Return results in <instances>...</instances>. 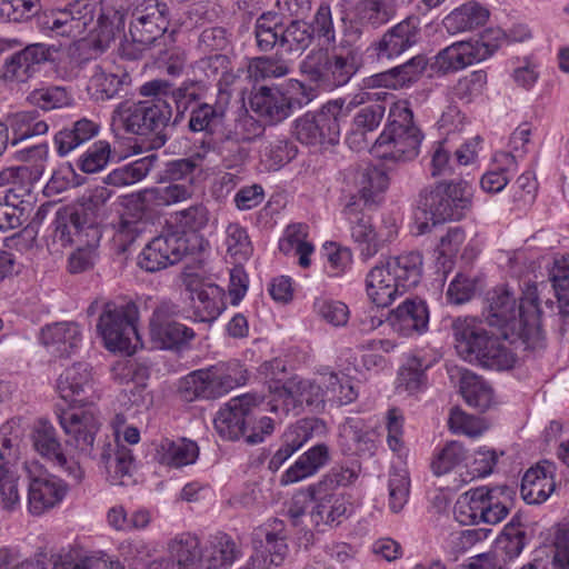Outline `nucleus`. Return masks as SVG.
<instances>
[{
  "instance_id": "31",
  "label": "nucleus",
  "mask_w": 569,
  "mask_h": 569,
  "mask_svg": "<svg viewBox=\"0 0 569 569\" xmlns=\"http://www.w3.org/2000/svg\"><path fill=\"white\" fill-rule=\"evenodd\" d=\"M190 300L197 320L209 322L226 308L224 291L211 282H197L189 284Z\"/></svg>"
},
{
  "instance_id": "17",
  "label": "nucleus",
  "mask_w": 569,
  "mask_h": 569,
  "mask_svg": "<svg viewBox=\"0 0 569 569\" xmlns=\"http://www.w3.org/2000/svg\"><path fill=\"white\" fill-rule=\"evenodd\" d=\"M58 418L67 437L66 445L79 456L96 459L94 441L101 426L96 411L92 408L67 410Z\"/></svg>"
},
{
  "instance_id": "10",
  "label": "nucleus",
  "mask_w": 569,
  "mask_h": 569,
  "mask_svg": "<svg viewBox=\"0 0 569 569\" xmlns=\"http://www.w3.org/2000/svg\"><path fill=\"white\" fill-rule=\"evenodd\" d=\"M348 116L342 100H331L316 113H306L295 121L296 138L307 146H335L340 140V123Z\"/></svg>"
},
{
  "instance_id": "8",
  "label": "nucleus",
  "mask_w": 569,
  "mask_h": 569,
  "mask_svg": "<svg viewBox=\"0 0 569 569\" xmlns=\"http://www.w3.org/2000/svg\"><path fill=\"white\" fill-rule=\"evenodd\" d=\"M139 320L138 306L132 302L108 301L103 305L97 330L111 351L134 352L142 347L137 322Z\"/></svg>"
},
{
  "instance_id": "27",
  "label": "nucleus",
  "mask_w": 569,
  "mask_h": 569,
  "mask_svg": "<svg viewBox=\"0 0 569 569\" xmlns=\"http://www.w3.org/2000/svg\"><path fill=\"white\" fill-rule=\"evenodd\" d=\"M194 87L196 82L193 81H184L180 87H173L166 80L156 79L143 83L139 92L143 97L156 98L158 102H166L170 107L171 102H173L178 119L184 116L191 102H196L200 99Z\"/></svg>"
},
{
  "instance_id": "18",
  "label": "nucleus",
  "mask_w": 569,
  "mask_h": 569,
  "mask_svg": "<svg viewBox=\"0 0 569 569\" xmlns=\"http://www.w3.org/2000/svg\"><path fill=\"white\" fill-rule=\"evenodd\" d=\"M188 252L186 236L168 228L143 248L138 266L147 272H157L180 262Z\"/></svg>"
},
{
  "instance_id": "2",
  "label": "nucleus",
  "mask_w": 569,
  "mask_h": 569,
  "mask_svg": "<svg viewBox=\"0 0 569 569\" xmlns=\"http://www.w3.org/2000/svg\"><path fill=\"white\" fill-rule=\"evenodd\" d=\"M422 276V256L412 251L391 257L373 267L366 277L369 300L379 308L389 307L399 296L415 288Z\"/></svg>"
},
{
  "instance_id": "43",
  "label": "nucleus",
  "mask_w": 569,
  "mask_h": 569,
  "mask_svg": "<svg viewBox=\"0 0 569 569\" xmlns=\"http://www.w3.org/2000/svg\"><path fill=\"white\" fill-rule=\"evenodd\" d=\"M130 82L131 77L124 68L116 67L113 71H108L97 66L88 89L96 100L104 101L116 97Z\"/></svg>"
},
{
  "instance_id": "26",
  "label": "nucleus",
  "mask_w": 569,
  "mask_h": 569,
  "mask_svg": "<svg viewBox=\"0 0 569 569\" xmlns=\"http://www.w3.org/2000/svg\"><path fill=\"white\" fill-rule=\"evenodd\" d=\"M251 543L256 551L253 556L267 560V569L270 565H281L289 550L283 522L273 519L270 523L256 528L251 536Z\"/></svg>"
},
{
  "instance_id": "42",
  "label": "nucleus",
  "mask_w": 569,
  "mask_h": 569,
  "mask_svg": "<svg viewBox=\"0 0 569 569\" xmlns=\"http://www.w3.org/2000/svg\"><path fill=\"white\" fill-rule=\"evenodd\" d=\"M152 221L146 213L143 202L134 199L122 213L117 233L123 246H130L141 236L151 232Z\"/></svg>"
},
{
  "instance_id": "35",
  "label": "nucleus",
  "mask_w": 569,
  "mask_h": 569,
  "mask_svg": "<svg viewBox=\"0 0 569 569\" xmlns=\"http://www.w3.org/2000/svg\"><path fill=\"white\" fill-rule=\"evenodd\" d=\"M392 330L403 337L426 331L429 313L423 301L407 299L387 319Z\"/></svg>"
},
{
  "instance_id": "13",
  "label": "nucleus",
  "mask_w": 569,
  "mask_h": 569,
  "mask_svg": "<svg viewBox=\"0 0 569 569\" xmlns=\"http://www.w3.org/2000/svg\"><path fill=\"white\" fill-rule=\"evenodd\" d=\"M326 402H328L326 388L323 389L321 385L309 379L293 378L286 385L276 386L271 390L267 406L274 418L281 420L290 412L297 415L303 403L315 409H321Z\"/></svg>"
},
{
  "instance_id": "57",
  "label": "nucleus",
  "mask_w": 569,
  "mask_h": 569,
  "mask_svg": "<svg viewBox=\"0 0 569 569\" xmlns=\"http://www.w3.org/2000/svg\"><path fill=\"white\" fill-rule=\"evenodd\" d=\"M249 141H251V136L236 132L234 137L228 134L219 142L218 152L226 167L234 168L246 161L249 150L243 143Z\"/></svg>"
},
{
  "instance_id": "30",
  "label": "nucleus",
  "mask_w": 569,
  "mask_h": 569,
  "mask_svg": "<svg viewBox=\"0 0 569 569\" xmlns=\"http://www.w3.org/2000/svg\"><path fill=\"white\" fill-rule=\"evenodd\" d=\"M346 180L355 186L360 197L359 202L362 201L365 206L379 203L389 184L386 172L370 164L349 169Z\"/></svg>"
},
{
  "instance_id": "64",
  "label": "nucleus",
  "mask_w": 569,
  "mask_h": 569,
  "mask_svg": "<svg viewBox=\"0 0 569 569\" xmlns=\"http://www.w3.org/2000/svg\"><path fill=\"white\" fill-rule=\"evenodd\" d=\"M111 156L110 143L104 140L94 142L79 159L78 167L86 173L101 171L109 162Z\"/></svg>"
},
{
  "instance_id": "60",
  "label": "nucleus",
  "mask_w": 569,
  "mask_h": 569,
  "mask_svg": "<svg viewBox=\"0 0 569 569\" xmlns=\"http://www.w3.org/2000/svg\"><path fill=\"white\" fill-rule=\"evenodd\" d=\"M467 459V450L462 443L458 441H449L445 447L435 456L431 461V469L436 476H442Z\"/></svg>"
},
{
  "instance_id": "47",
  "label": "nucleus",
  "mask_w": 569,
  "mask_h": 569,
  "mask_svg": "<svg viewBox=\"0 0 569 569\" xmlns=\"http://www.w3.org/2000/svg\"><path fill=\"white\" fill-rule=\"evenodd\" d=\"M558 301L559 313L569 317V254L556 257L549 272Z\"/></svg>"
},
{
  "instance_id": "34",
  "label": "nucleus",
  "mask_w": 569,
  "mask_h": 569,
  "mask_svg": "<svg viewBox=\"0 0 569 569\" xmlns=\"http://www.w3.org/2000/svg\"><path fill=\"white\" fill-rule=\"evenodd\" d=\"M82 333L72 321L54 322L41 330V341L48 351L57 357L70 356L80 345Z\"/></svg>"
},
{
  "instance_id": "39",
  "label": "nucleus",
  "mask_w": 569,
  "mask_h": 569,
  "mask_svg": "<svg viewBox=\"0 0 569 569\" xmlns=\"http://www.w3.org/2000/svg\"><path fill=\"white\" fill-rule=\"evenodd\" d=\"M240 546L226 532H217L208 539L202 549V563L207 569H220L231 566L241 557Z\"/></svg>"
},
{
  "instance_id": "50",
  "label": "nucleus",
  "mask_w": 569,
  "mask_h": 569,
  "mask_svg": "<svg viewBox=\"0 0 569 569\" xmlns=\"http://www.w3.org/2000/svg\"><path fill=\"white\" fill-rule=\"evenodd\" d=\"M209 222V212L207 208L201 204H193L187 209L176 211L171 214V228L179 231L182 236L187 232H198L203 229Z\"/></svg>"
},
{
  "instance_id": "52",
  "label": "nucleus",
  "mask_w": 569,
  "mask_h": 569,
  "mask_svg": "<svg viewBox=\"0 0 569 569\" xmlns=\"http://www.w3.org/2000/svg\"><path fill=\"white\" fill-rule=\"evenodd\" d=\"M395 14L392 0H362L357 7L359 20L375 28L386 24Z\"/></svg>"
},
{
  "instance_id": "6",
  "label": "nucleus",
  "mask_w": 569,
  "mask_h": 569,
  "mask_svg": "<svg viewBox=\"0 0 569 569\" xmlns=\"http://www.w3.org/2000/svg\"><path fill=\"white\" fill-rule=\"evenodd\" d=\"M421 141L422 133L413 123V113L408 102L393 103L387 126L376 140L378 148H385L382 157L395 161H411L418 156Z\"/></svg>"
},
{
  "instance_id": "24",
  "label": "nucleus",
  "mask_w": 569,
  "mask_h": 569,
  "mask_svg": "<svg viewBox=\"0 0 569 569\" xmlns=\"http://www.w3.org/2000/svg\"><path fill=\"white\" fill-rule=\"evenodd\" d=\"M168 557H161L149 565L156 569H196L202 562L201 541L190 532L176 535L167 542Z\"/></svg>"
},
{
  "instance_id": "7",
  "label": "nucleus",
  "mask_w": 569,
  "mask_h": 569,
  "mask_svg": "<svg viewBox=\"0 0 569 569\" xmlns=\"http://www.w3.org/2000/svg\"><path fill=\"white\" fill-rule=\"evenodd\" d=\"M529 37L527 30H522L520 36H508L501 29H488L480 40L459 41L440 50L435 57L430 68L436 72L447 74L457 72L489 58L499 48L498 41L510 39L511 41H522Z\"/></svg>"
},
{
  "instance_id": "61",
  "label": "nucleus",
  "mask_w": 569,
  "mask_h": 569,
  "mask_svg": "<svg viewBox=\"0 0 569 569\" xmlns=\"http://www.w3.org/2000/svg\"><path fill=\"white\" fill-rule=\"evenodd\" d=\"M28 101L44 111H50L69 106L71 97L62 87H47L31 91Z\"/></svg>"
},
{
  "instance_id": "41",
  "label": "nucleus",
  "mask_w": 569,
  "mask_h": 569,
  "mask_svg": "<svg viewBox=\"0 0 569 569\" xmlns=\"http://www.w3.org/2000/svg\"><path fill=\"white\" fill-rule=\"evenodd\" d=\"M228 104L229 96L224 91H220L219 98L214 103H199L190 112L189 130L192 132L212 133L217 127L222 124Z\"/></svg>"
},
{
  "instance_id": "25",
  "label": "nucleus",
  "mask_w": 569,
  "mask_h": 569,
  "mask_svg": "<svg viewBox=\"0 0 569 569\" xmlns=\"http://www.w3.org/2000/svg\"><path fill=\"white\" fill-rule=\"evenodd\" d=\"M250 106L266 122L274 124L290 117L301 102L277 87L262 86L250 99Z\"/></svg>"
},
{
  "instance_id": "11",
  "label": "nucleus",
  "mask_w": 569,
  "mask_h": 569,
  "mask_svg": "<svg viewBox=\"0 0 569 569\" xmlns=\"http://www.w3.org/2000/svg\"><path fill=\"white\" fill-rule=\"evenodd\" d=\"M471 188L465 181L439 182L421 191L419 206L436 224L462 219L471 208Z\"/></svg>"
},
{
  "instance_id": "56",
  "label": "nucleus",
  "mask_w": 569,
  "mask_h": 569,
  "mask_svg": "<svg viewBox=\"0 0 569 569\" xmlns=\"http://www.w3.org/2000/svg\"><path fill=\"white\" fill-rule=\"evenodd\" d=\"M254 34L257 46L261 51H270L276 44L281 47L282 27L276 14L263 13L256 22Z\"/></svg>"
},
{
  "instance_id": "23",
  "label": "nucleus",
  "mask_w": 569,
  "mask_h": 569,
  "mask_svg": "<svg viewBox=\"0 0 569 569\" xmlns=\"http://www.w3.org/2000/svg\"><path fill=\"white\" fill-rule=\"evenodd\" d=\"M32 443L34 450L43 458L66 469L76 483L83 478V470L77 461H69L62 451L61 442L54 427L44 420H39L32 431Z\"/></svg>"
},
{
  "instance_id": "58",
  "label": "nucleus",
  "mask_w": 569,
  "mask_h": 569,
  "mask_svg": "<svg viewBox=\"0 0 569 569\" xmlns=\"http://www.w3.org/2000/svg\"><path fill=\"white\" fill-rule=\"evenodd\" d=\"M496 161L501 163L503 167L491 170L485 173L481 178V188L486 192L497 193L500 192L508 183L509 177L508 171L515 170L517 162L516 157L510 152H499L496 156Z\"/></svg>"
},
{
  "instance_id": "63",
  "label": "nucleus",
  "mask_w": 569,
  "mask_h": 569,
  "mask_svg": "<svg viewBox=\"0 0 569 569\" xmlns=\"http://www.w3.org/2000/svg\"><path fill=\"white\" fill-rule=\"evenodd\" d=\"M340 437L347 442H352L355 448L350 446L349 450H353L357 453H371L375 448L370 432L365 429L363 423L357 419H348L346 421L341 427Z\"/></svg>"
},
{
  "instance_id": "55",
  "label": "nucleus",
  "mask_w": 569,
  "mask_h": 569,
  "mask_svg": "<svg viewBox=\"0 0 569 569\" xmlns=\"http://www.w3.org/2000/svg\"><path fill=\"white\" fill-rule=\"evenodd\" d=\"M429 365L422 358L411 356L400 368L398 373V388L413 393L419 391L426 382L425 371Z\"/></svg>"
},
{
  "instance_id": "20",
  "label": "nucleus",
  "mask_w": 569,
  "mask_h": 569,
  "mask_svg": "<svg viewBox=\"0 0 569 569\" xmlns=\"http://www.w3.org/2000/svg\"><path fill=\"white\" fill-rule=\"evenodd\" d=\"M130 36L143 46L157 47L169 27L168 6L158 0H144L132 13Z\"/></svg>"
},
{
  "instance_id": "37",
  "label": "nucleus",
  "mask_w": 569,
  "mask_h": 569,
  "mask_svg": "<svg viewBox=\"0 0 569 569\" xmlns=\"http://www.w3.org/2000/svg\"><path fill=\"white\" fill-rule=\"evenodd\" d=\"M100 131V126L87 118H81L56 132L53 146L59 157H66L87 143Z\"/></svg>"
},
{
  "instance_id": "49",
  "label": "nucleus",
  "mask_w": 569,
  "mask_h": 569,
  "mask_svg": "<svg viewBox=\"0 0 569 569\" xmlns=\"http://www.w3.org/2000/svg\"><path fill=\"white\" fill-rule=\"evenodd\" d=\"M156 158L144 157L129 164L112 170L104 179V182L114 187H124L141 181L153 168Z\"/></svg>"
},
{
  "instance_id": "38",
  "label": "nucleus",
  "mask_w": 569,
  "mask_h": 569,
  "mask_svg": "<svg viewBox=\"0 0 569 569\" xmlns=\"http://www.w3.org/2000/svg\"><path fill=\"white\" fill-rule=\"evenodd\" d=\"M459 378L460 393L466 402L481 411L488 409L493 401V389L480 376L465 368L451 370L450 378Z\"/></svg>"
},
{
  "instance_id": "16",
  "label": "nucleus",
  "mask_w": 569,
  "mask_h": 569,
  "mask_svg": "<svg viewBox=\"0 0 569 569\" xmlns=\"http://www.w3.org/2000/svg\"><path fill=\"white\" fill-rule=\"evenodd\" d=\"M37 22L43 32L56 36L83 39L94 23V6L90 2L77 1L64 10L38 14Z\"/></svg>"
},
{
  "instance_id": "12",
  "label": "nucleus",
  "mask_w": 569,
  "mask_h": 569,
  "mask_svg": "<svg viewBox=\"0 0 569 569\" xmlns=\"http://www.w3.org/2000/svg\"><path fill=\"white\" fill-rule=\"evenodd\" d=\"M357 53L348 57L329 56L322 50H312L300 62V73L306 81L322 90L345 86L357 72Z\"/></svg>"
},
{
  "instance_id": "53",
  "label": "nucleus",
  "mask_w": 569,
  "mask_h": 569,
  "mask_svg": "<svg viewBox=\"0 0 569 569\" xmlns=\"http://www.w3.org/2000/svg\"><path fill=\"white\" fill-rule=\"evenodd\" d=\"M322 385L326 387L328 402L345 406L358 398V391L348 377L340 378L337 373L330 372L322 376Z\"/></svg>"
},
{
  "instance_id": "15",
  "label": "nucleus",
  "mask_w": 569,
  "mask_h": 569,
  "mask_svg": "<svg viewBox=\"0 0 569 569\" xmlns=\"http://www.w3.org/2000/svg\"><path fill=\"white\" fill-rule=\"evenodd\" d=\"M526 303L531 311H536L535 299H521L517 303L513 295L505 288H497L488 293L487 307L483 317L489 326L498 328H508L512 332L521 333L529 322V310H526Z\"/></svg>"
},
{
  "instance_id": "32",
  "label": "nucleus",
  "mask_w": 569,
  "mask_h": 569,
  "mask_svg": "<svg viewBox=\"0 0 569 569\" xmlns=\"http://www.w3.org/2000/svg\"><path fill=\"white\" fill-rule=\"evenodd\" d=\"M57 390L63 400L84 405L88 399L87 393L92 390L90 366L77 362L67 368L57 380Z\"/></svg>"
},
{
  "instance_id": "51",
  "label": "nucleus",
  "mask_w": 569,
  "mask_h": 569,
  "mask_svg": "<svg viewBox=\"0 0 569 569\" xmlns=\"http://www.w3.org/2000/svg\"><path fill=\"white\" fill-rule=\"evenodd\" d=\"M40 176L41 169L39 167L36 169L28 164L10 167L0 172V186H12L9 191L13 193V197H18L17 191L29 193L31 186Z\"/></svg>"
},
{
  "instance_id": "62",
  "label": "nucleus",
  "mask_w": 569,
  "mask_h": 569,
  "mask_svg": "<svg viewBox=\"0 0 569 569\" xmlns=\"http://www.w3.org/2000/svg\"><path fill=\"white\" fill-rule=\"evenodd\" d=\"M224 244L228 254L239 262L247 260L252 253L249 236L246 229L238 223L228 224Z\"/></svg>"
},
{
  "instance_id": "40",
  "label": "nucleus",
  "mask_w": 569,
  "mask_h": 569,
  "mask_svg": "<svg viewBox=\"0 0 569 569\" xmlns=\"http://www.w3.org/2000/svg\"><path fill=\"white\" fill-rule=\"evenodd\" d=\"M556 488L552 477V465H537L526 471L521 481V496L529 503H541L546 501Z\"/></svg>"
},
{
  "instance_id": "36",
  "label": "nucleus",
  "mask_w": 569,
  "mask_h": 569,
  "mask_svg": "<svg viewBox=\"0 0 569 569\" xmlns=\"http://www.w3.org/2000/svg\"><path fill=\"white\" fill-rule=\"evenodd\" d=\"M64 493V486L56 477L44 475L33 478L29 485V510L39 516L60 502Z\"/></svg>"
},
{
  "instance_id": "22",
  "label": "nucleus",
  "mask_w": 569,
  "mask_h": 569,
  "mask_svg": "<svg viewBox=\"0 0 569 569\" xmlns=\"http://www.w3.org/2000/svg\"><path fill=\"white\" fill-rule=\"evenodd\" d=\"M313 507L309 512L311 523L316 527L321 523L333 527L348 518L351 503L342 491H329L326 488L312 485L308 488Z\"/></svg>"
},
{
  "instance_id": "54",
  "label": "nucleus",
  "mask_w": 569,
  "mask_h": 569,
  "mask_svg": "<svg viewBox=\"0 0 569 569\" xmlns=\"http://www.w3.org/2000/svg\"><path fill=\"white\" fill-rule=\"evenodd\" d=\"M248 73L251 79L258 82L286 77L290 73V67L281 58L258 57L250 61Z\"/></svg>"
},
{
  "instance_id": "4",
  "label": "nucleus",
  "mask_w": 569,
  "mask_h": 569,
  "mask_svg": "<svg viewBox=\"0 0 569 569\" xmlns=\"http://www.w3.org/2000/svg\"><path fill=\"white\" fill-rule=\"evenodd\" d=\"M172 117V107L158 102L156 98L147 101H123L113 111V122L126 132L147 137L150 148L159 149L168 140L166 133Z\"/></svg>"
},
{
  "instance_id": "28",
  "label": "nucleus",
  "mask_w": 569,
  "mask_h": 569,
  "mask_svg": "<svg viewBox=\"0 0 569 569\" xmlns=\"http://www.w3.org/2000/svg\"><path fill=\"white\" fill-rule=\"evenodd\" d=\"M98 240L99 231L93 222L88 219V214L82 210L73 212H58L54 220L53 242L61 247H68L76 242H82L84 238Z\"/></svg>"
},
{
  "instance_id": "46",
  "label": "nucleus",
  "mask_w": 569,
  "mask_h": 569,
  "mask_svg": "<svg viewBox=\"0 0 569 569\" xmlns=\"http://www.w3.org/2000/svg\"><path fill=\"white\" fill-rule=\"evenodd\" d=\"M199 448L194 441L179 439L177 441L164 439L157 448V459L161 465L181 468L196 461Z\"/></svg>"
},
{
  "instance_id": "5",
  "label": "nucleus",
  "mask_w": 569,
  "mask_h": 569,
  "mask_svg": "<svg viewBox=\"0 0 569 569\" xmlns=\"http://www.w3.org/2000/svg\"><path fill=\"white\" fill-rule=\"evenodd\" d=\"M248 380L247 370L238 361L219 362L190 372L181 379L179 393L186 401L217 399Z\"/></svg>"
},
{
  "instance_id": "9",
  "label": "nucleus",
  "mask_w": 569,
  "mask_h": 569,
  "mask_svg": "<svg viewBox=\"0 0 569 569\" xmlns=\"http://www.w3.org/2000/svg\"><path fill=\"white\" fill-rule=\"evenodd\" d=\"M510 490L507 487H478L459 496L453 513L463 526L479 523L497 525L509 513L508 505L499 497Z\"/></svg>"
},
{
  "instance_id": "45",
  "label": "nucleus",
  "mask_w": 569,
  "mask_h": 569,
  "mask_svg": "<svg viewBox=\"0 0 569 569\" xmlns=\"http://www.w3.org/2000/svg\"><path fill=\"white\" fill-rule=\"evenodd\" d=\"M329 460V448L319 443L302 453L298 460L282 475L281 483L289 485L315 475Z\"/></svg>"
},
{
  "instance_id": "1",
  "label": "nucleus",
  "mask_w": 569,
  "mask_h": 569,
  "mask_svg": "<svg viewBox=\"0 0 569 569\" xmlns=\"http://www.w3.org/2000/svg\"><path fill=\"white\" fill-rule=\"evenodd\" d=\"M270 411L263 397L246 393L230 399L216 415L214 429L226 440L244 437L250 445L263 441L274 429L276 418L266 417Z\"/></svg>"
},
{
  "instance_id": "29",
  "label": "nucleus",
  "mask_w": 569,
  "mask_h": 569,
  "mask_svg": "<svg viewBox=\"0 0 569 569\" xmlns=\"http://www.w3.org/2000/svg\"><path fill=\"white\" fill-rule=\"evenodd\" d=\"M99 465L104 469L107 480L111 485H127L134 469L132 450L117 440L106 442L99 453Z\"/></svg>"
},
{
  "instance_id": "3",
  "label": "nucleus",
  "mask_w": 569,
  "mask_h": 569,
  "mask_svg": "<svg viewBox=\"0 0 569 569\" xmlns=\"http://www.w3.org/2000/svg\"><path fill=\"white\" fill-rule=\"evenodd\" d=\"M451 328L456 349L465 360L493 370L512 368L513 353L497 337L489 335L476 318H457Z\"/></svg>"
},
{
  "instance_id": "44",
  "label": "nucleus",
  "mask_w": 569,
  "mask_h": 569,
  "mask_svg": "<svg viewBox=\"0 0 569 569\" xmlns=\"http://www.w3.org/2000/svg\"><path fill=\"white\" fill-rule=\"evenodd\" d=\"M489 19V10L476 1H469L455 9L443 19L446 30L451 34L473 31Z\"/></svg>"
},
{
  "instance_id": "21",
  "label": "nucleus",
  "mask_w": 569,
  "mask_h": 569,
  "mask_svg": "<svg viewBox=\"0 0 569 569\" xmlns=\"http://www.w3.org/2000/svg\"><path fill=\"white\" fill-rule=\"evenodd\" d=\"M420 37V20L410 16L389 28L379 40L371 43V49L378 60H392L416 46Z\"/></svg>"
},
{
  "instance_id": "14",
  "label": "nucleus",
  "mask_w": 569,
  "mask_h": 569,
  "mask_svg": "<svg viewBox=\"0 0 569 569\" xmlns=\"http://www.w3.org/2000/svg\"><path fill=\"white\" fill-rule=\"evenodd\" d=\"M179 312V306L170 301H162L157 306L149 323L152 348L179 351L194 338L191 328L174 319Z\"/></svg>"
},
{
  "instance_id": "59",
  "label": "nucleus",
  "mask_w": 569,
  "mask_h": 569,
  "mask_svg": "<svg viewBox=\"0 0 569 569\" xmlns=\"http://www.w3.org/2000/svg\"><path fill=\"white\" fill-rule=\"evenodd\" d=\"M323 422L316 418H306L297 421L290 426L282 436L283 445L288 447L291 452L299 450L309 439L312 438L316 431L323 429Z\"/></svg>"
},
{
  "instance_id": "19",
  "label": "nucleus",
  "mask_w": 569,
  "mask_h": 569,
  "mask_svg": "<svg viewBox=\"0 0 569 569\" xmlns=\"http://www.w3.org/2000/svg\"><path fill=\"white\" fill-rule=\"evenodd\" d=\"M349 223L352 239L359 244L361 256L366 259L372 258L379 252L382 244L393 239L397 234L395 220L386 226V231H375L371 218L360 208V202L352 196L343 210Z\"/></svg>"
},
{
  "instance_id": "48",
  "label": "nucleus",
  "mask_w": 569,
  "mask_h": 569,
  "mask_svg": "<svg viewBox=\"0 0 569 569\" xmlns=\"http://www.w3.org/2000/svg\"><path fill=\"white\" fill-rule=\"evenodd\" d=\"M307 227L301 223L288 226L284 237L279 242V249L286 254L293 252L299 256V264L309 267V256L313 252V246L306 241Z\"/></svg>"
},
{
  "instance_id": "33",
  "label": "nucleus",
  "mask_w": 569,
  "mask_h": 569,
  "mask_svg": "<svg viewBox=\"0 0 569 569\" xmlns=\"http://www.w3.org/2000/svg\"><path fill=\"white\" fill-rule=\"evenodd\" d=\"M430 66L425 54H417L407 62L371 77V84L388 89H401L417 82Z\"/></svg>"
}]
</instances>
